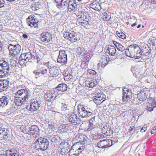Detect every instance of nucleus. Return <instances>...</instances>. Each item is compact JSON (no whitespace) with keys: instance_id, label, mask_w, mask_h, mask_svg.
Wrapping results in <instances>:
<instances>
[{"instance_id":"nucleus-8","label":"nucleus","mask_w":156,"mask_h":156,"mask_svg":"<svg viewBox=\"0 0 156 156\" xmlns=\"http://www.w3.org/2000/svg\"><path fill=\"white\" fill-rule=\"evenodd\" d=\"M35 16L32 15L29 16L27 19V23L28 25L31 27H34L35 28L38 27L37 23L38 20L37 19L35 18Z\"/></svg>"},{"instance_id":"nucleus-3","label":"nucleus","mask_w":156,"mask_h":156,"mask_svg":"<svg viewBox=\"0 0 156 156\" xmlns=\"http://www.w3.org/2000/svg\"><path fill=\"white\" fill-rule=\"evenodd\" d=\"M36 147L38 150L44 151L48 147L49 141L48 140L42 137H40L36 140L35 143Z\"/></svg>"},{"instance_id":"nucleus-43","label":"nucleus","mask_w":156,"mask_h":156,"mask_svg":"<svg viewBox=\"0 0 156 156\" xmlns=\"http://www.w3.org/2000/svg\"><path fill=\"white\" fill-rule=\"evenodd\" d=\"M83 138V141H82L81 142L82 144H84L88 143L90 141V140L88 137H82Z\"/></svg>"},{"instance_id":"nucleus-23","label":"nucleus","mask_w":156,"mask_h":156,"mask_svg":"<svg viewBox=\"0 0 156 156\" xmlns=\"http://www.w3.org/2000/svg\"><path fill=\"white\" fill-rule=\"evenodd\" d=\"M9 103V99L6 97L4 96L0 98V106L4 107L6 106Z\"/></svg>"},{"instance_id":"nucleus-18","label":"nucleus","mask_w":156,"mask_h":156,"mask_svg":"<svg viewBox=\"0 0 156 156\" xmlns=\"http://www.w3.org/2000/svg\"><path fill=\"white\" fill-rule=\"evenodd\" d=\"M68 8L69 12H74L76 10L77 5L74 2L70 1L68 6Z\"/></svg>"},{"instance_id":"nucleus-58","label":"nucleus","mask_w":156,"mask_h":156,"mask_svg":"<svg viewBox=\"0 0 156 156\" xmlns=\"http://www.w3.org/2000/svg\"><path fill=\"white\" fill-rule=\"evenodd\" d=\"M43 64L47 66V67L49 69V68H50V67H51V66L49 65V62H44L43 63Z\"/></svg>"},{"instance_id":"nucleus-21","label":"nucleus","mask_w":156,"mask_h":156,"mask_svg":"<svg viewBox=\"0 0 156 156\" xmlns=\"http://www.w3.org/2000/svg\"><path fill=\"white\" fill-rule=\"evenodd\" d=\"M108 124L106 123V124L103 126L101 131L103 134H105L106 136H110V131L111 129L108 128Z\"/></svg>"},{"instance_id":"nucleus-4","label":"nucleus","mask_w":156,"mask_h":156,"mask_svg":"<svg viewBox=\"0 0 156 156\" xmlns=\"http://www.w3.org/2000/svg\"><path fill=\"white\" fill-rule=\"evenodd\" d=\"M10 70L8 63L6 61L0 60V78L9 75Z\"/></svg>"},{"instance_id":"nucleus-13","label":"nucleus","mask_w":156,"mask_h":156,"mask_svg":"<svg viewBox=\"0 0 156 156\" xmlns=\"http://www.w3.org/2000/svg\"><path fill=\"white\" fill-rule=\"evenodd\" d=\"M41 102L39 101H34L31 103L29 110L31 112L35 111L38 109L40 107Z\"/></svg>"},{"instance_id":"nucleus-24","label":"nucleus","mask_w":156,"mask_h":156,"mask_svg":"<svg viewBox=\"0 0 156 156\" xmlns=\"http://www.w3.org/2000/svg\"><path fill=\"white\" fill-rule=\"evenodd\" d=\"M91 18L89 16H88L86 19L85 18L84 20H83L81 22L79 25L83 26H85L86 25L90 24V23Z\"/></svg>"},{"instance_id":"nucleus-64","label":"nucleus","mask_w":156,"mask_h":156,"mask_svg":"<svg viewBox=\"0 0 156 156\" xmlns=\"http://www.w3.org/2000/svg\"><path fill=\"white\" fill-rule=\"evenodd\" d=\"M73 32H72V33H70V36H69V39H72V37L73 36Z\"/></svg>"},{"instance_id":"nucleus-40","label":"nucleus","mask_w":156,"mask_h":156,"mask_svg":"<svg viewBox=\"0 0 156 156\" xmlns=\"http://www.w3.org/2000/svg\"><path fill=\"white\" fill-rule=\"evenodd\" d=\"M40 69V71L41 72V75H43L44 76H46L47 73V69L44 68H41Z\"/></svg>"},{"instance_id":"nucleus-46","label":"nucleus","mask_w":156,"mask_h":156,"mask_svg":"<svg viewBox=\"0 0 156 156\" xmlns=\"http://www.w3.org/2000/svg\"><path fill=\"white\" fill-rule=\"evenodd\" d=\"M29 54L30 55V56H29V58L31 61H32V59H35V58H36L37 57V56L35 53H34V54H32L31 53H29Z\"/></svg>"},{"instance_id":"nucleus-42","label":"nucleus","mask_w":156,"mask_h":156,"mask_svg":"<svg viewBox=\"0 0 156 156\" xmlns=\"http://www.w3.org/2000/svg\"><path fill=\"white\" fill-rule=\"evenodd\" d=\"M100 97H98V98H94L93 99L94 102L96 104H100L102 103L101 99V96Z\"/></svg>"},{"instance_id":"nucleus-62","label":"nucleus","mask_w":156,"mask_h":156,"mask_svg":"<svg viewBox=\"0 0 156 156\" xmlns=\"http://www.w3.org/2000/svg\"><path fill=\"white\" fill-rule=\"evenodd\" d=\"M66 143H67V142H62L60 143V145L61 146H62V147H64V145H66Z\"/></svg>"},{"instance_id":"nucleus-48","label":"nucleus","mask_w":156,"mask_h":156,"mask_svg":"<svg viewBox=\"0 0 156 156\" xmlns=\"http://www.w3.org/2000/svg\"><path fill=\"white\" fill-rule=\"evenodd\" d=\"M69 36H70V33L68 32H65L63 33V36L65 38L69 39Z\"/></svg>"},{"instance_id":"nucleus-15","label":"nucleus","mask_w":156,"mask_h":156,"mask_svg":"<svg viewBox=\"0 0 156 156\" xmlns=\"http://www.w3.org/2000/svg\"><path fill=\"white\" fill-rule=\"evenodd\" d=\"M108 63V62L106 57L105 56H102L99 60V62L98 64V67L104 68Z\"/></svg>"},{"instance_id":"nucleus-45","label":"nucleus","mask_w":156,"mask_h":156,"mask_svg":"<svg viewBox=\"0 0 156 156\" xmlns=\"http://www.w3.org/2000/svg\"><path fill=\"white\" fill-rule=\"evenodd\" d=\"M73 36L72 37V39H70L69 41L74 42L77 41L78 39L77 38V34L75 32H73Z\"/></svg>"},{"instance_id":"nucleus-6","label":"nucleus","mask_w":156,"mask_h":156,"mask_svg":"<svg viewBox=\"0 0 156 156\" xmlns=\"http://www.w3.org/2000/svg\"><path fill=\"white\" fill-rule=\"evenodd\" d=\"M20 129L22 130L23 133H29L30 136L35 135V134H37L39 133V129L38 126L35 125H32L30 128H29V131H28V132L26 131V127H24V126H21Z\"/></svg>"},{"instance_id":"nucleus-44","label":"nucleus","mask_w":156,"mask_h":156,"mask_svg":"<svg viewBox=\"0 0 156 156\" xmlns=\"http://www.w3.org/2000/svg\"><path fill=\"white\" fill-rule=\"evenodd\" d=\"M60 137H52L51 139V141L54 143H57L61 140Z\"/></svg>"},{"instance_id":"nucleus-63","label":"nucleus","mask_w":156,"mask_h":156,"mask_svg":"<svg viewBox=\"0 0 156 156\" xmlns=\"http://www.w3.org/2000/svg\"><path fill=\"white\" fill-rule=\"evenodd\" d=\"M95 125L94 124H90V126L89 127H90L91 129H94L95 127Z\"/></svg>"},{"instance_id":"nucleus-39","label":"nucleus","mask_w":156,"mask_h":156,"mask_svg":"<svg viewBox=\"0 0 156 156\" xmlns=\"http://www.w3.org/2000/svg\"><path fill=\"white\" fill-rule=\"evenodd\" d=\"M116 33L118 36L120 38L122 39H126V36L125 34L122 32H119L118 31H117L116 32Z\"/></svg>"},{"instance_id":"nucleus-11","label":"nucleus","mask_w":156,"mask_h":156,"mask_svg":"<svg viewBox=\"0 0 156 156\" xmlns=\"http://www.w3.org/2000/svg\"><path fill=\"white\" fill-rule=\"evenodd\" d=\"M9 84V82L7 80H0V92L7 89Z\"/></svg>"},{"instance_id":"nucleus-56","label":"nucleus","mask_w":156,"mask_h":156,"mask_svg":"<svg viewBox=\"0 0 156 156\" xmlns=\"http://www.w3.org/2000/svg\"><path fill=\"white\" fill-rule=\"evenodd\" d=\"M87 84L89 85L88 86L90 87H93L95 86V84L93 82H89V83H87Z\"/></svg>"},{"instance_id":"nucleus-1","label":"nucleus","mask_w":156,"mask_h":156,"mask_svg":"<svg viewBox=\"0 0 156 156\" xmlns=\"http://www.w3.org/2000/svg\"><path fill=\"white\" fill-rule=\"evenodd\" d=\"M28 92L23 89L18 91L15 94L14 101L16 105L21 106L28 100L29 97Z\"/></svg>"},{"instance_id":"nucleus-26","label":"nucleus","mask_w":156,"mask_h":156,"mask_svg":"<svg viewBox=\"0 0 156 156\" xmlns=\"http://www.w3.org/2000/svg\"><path fill=\"white\" fill-rule=\"evenodd\" d=\"M107 51L108 52L109 55L114 56L115 55L116 50L115 48L113 46H109L107 48Z\"/></svg>"},{"instance_id":"nucleus-31","label":"nucleus","mask_w":156,"mask_h":156,"mask_svg":"<svg viewBox=\"0 0 156 156\" xmlns=\"http://www.w3.org/2000/svg\"><path fill=\"white\" fill-rule=\"evenodd\" d=\"M30 56V55L29 53H26L22 54L20 56V57L23 58V59H27L29 62H32V61H31L29 58V56Z\"/></svg>"},{"instance_id":"nucleus-28","label":"nucleus","mask_w":156,"mask_h":156,"mask_svg":"<svg viewBox=\"0 0 156 156\" xmlns=\"http://www.w3.org/2000/svg\"><path fill=\"white\" fill-rule=\"evenodd\" d=\"M113 43L118 50L123 51L125 50V47L122 44H120L118 42L115 41H114Z\"/></svg>"},{"instance_id":"nucleus-61","label":"nucleus","mask_w":156,"mask_h":156,"mask_svg":"<svg viewBox=\"0 0 156 156\" xmlns=\"http://www.w3.org/2000/svg\"><path fill=\"white\" fill-rule=\"evenodd\" d=\"M100 96H101V100H102V102L104 101L105 99V97H104V95L102 94H101V95H100Z\"/></svg>"},{"instance_id":"nucleus-14","label":"nucleus","mask_w":156,"mask_h":156,"mask_svg":"<svg viewBox=\"0 0 156 156\" xmlns=\"http://www.w3.org/2000/svg\"><path fill=\"white\" fill-rule=\"evenodd\" d=\"M53 91H48L44 95L45 99L48 101H50L56 97Z\"/></svg>"},{"instance_id":"nucleus-38","label":"nucleus","mask_w":156,"mask_h":156,"mask_svg":"<svg viewBox=\"0 0 156 156\" xmlns=\"http://www.w3.org/2000/svg\"><path fill=\"white\" fill-rule=\"evenodd\" d=\"M86 13H84L83 15L81 16V17L80 16L79 18H78L77 20V22L79 25L81 23V21L83 20H84L85 18L87 16H86Z\"/></svg>"},{"instance_id":"nucleus-32","label":"nucleus","mask_w":156,"mask_h":156,"mask_svg":"<svg viewBox=\"0 0 156 156\" xmlns=\"http://www.w3.org/2000/svg\"><path fill=\"white\" fill-rule=\"evenodd\" d=\"M102 18L104 21H108L111 18L110 15H108L106 12H104L101 14Z\"/></svg>"},{"instance_id":"nucleus-35","label":"nucleus","mask_w":156,"mask_h":156,"mask_svg":"<svg viewBox=\"0 0 156 156\" xmlns=\"http://www.w3.org/2000/svg\"><path fill=\"white\" fill-rule=\"evenodd\" d=\"M13 51L16 52L17 54L20 53L21 50V47L19 44H15Z\"/></svg>"},{"instance_id":"nucleus-47","label":"nucleus","mask_w":156,"mask_h":156,"mask_svg":"<svg viewBox=\"0 0 156 156\" xmlns=\"http://www.w3.org/2000/svg\"><path fill=\"white\" fill-rule=\"evenodd\" d=\"M62 108L63 110L65 111L68 109L67 105L66 103H62Z\"/></svg>"},{"instance_id":"nucleus-36","label":"nucleus","mask_w":156,"mask_h":156,"mask_svg":"<svg viewBox=\"0 0 156 156\" xmlns=\"http://www.w3.org/2000/svg\"><path fill=\"white\" fill-rule=\"evenodd\" d=\"M136 55H135V58H140L141 56L143 55L142 53L141 49H140V47H139V50H137L136 52Z\"/></svg>"},{"instance_id":"nucleus-59","label":"nucleus","mask_w":156,"mask_h":156,"mask_svg":"<svg viewBox=\"0 0 156 156\" xmlns=\"http://www.w3.org/2000/svg\"><path fill=\"white\" fill-rule=\"evenodd\" d=\"M77 49L79 51V52L80 53V54H81L83 50V47H79Z\"/></svg>"},{"instance_id":"nucleus-34","label":"nucleus","mask_w":156,"mask_h":156,"mask_svg":"<svg viewBox=\"0 0 156 156\" xmlns=\"http://www.w3.org/2000/svg\"><path fill=\"white\" fill-rule=\"evenodd\" d=\"M40 70V69H37L36 70H34L33 72V73L34 74L36 78H37L41 76V72Z\"/></svg>"},{"instance_id":"nucleus-50","label":"nucleus","mask_w":156,"mask_h":156,"mask_svg":"<svg viewBox=\"0 0 156 156\" xmlns=\"http://www.w3.org/2000/svg\"><path fill=\"white\" fill-rule=\"evenodd\" d=\"M5 3V0H0V9L4 7Z\"/></svg>"},{"instance_id":"nucleus-37","label":"nucleus","mask_w":156,"mask_h":156,"mask_svg":"<svg viewBox=\"0 0 156 156\" xmlns=\"http://www.w3.org/2000/svg\"><path fill=\"white\" fill-rule=\"evenodd\" d=\"M27 62H29L27 60V59H24L23 58L19 57V64L22 66H26V63H27Z\"/></svg>"},{"instance_id":"nucleus-54","label":"nucleus","mask_w":156,"mask_h":156,"mask_svg":"<svg viewBox=\"0 0 156 156\" xmlns=\"http://www.w3.org/2000/svg\"><path fill=\"white\" fill-rule=\"evenodd\" d=\"M154 108H153L152 106L150 105L149 104L148 105L147 108V109L148 111L151 112L153 110Z\"/></svg>"},{"instance_id":"nucleus-51","label":"nucleus","mask_w":156,"mask_h":156,"mask_svg":"<svg viewBox=\"0 0 156 156\" xmlns=\"http://www.w3.org/2000/svg\"><path fill=\"white\" fill-rule=\"evenodd\" d=\"M55 126V124L54 123H51V124H49L48 126V128L49 129H54Z\"/></svg>"},{"instance_id":"nucleus-33","label":"nucleus","mask_w":156,"mask_h":156,"mask_svg":"<svg viewBox=\"0 0 156 156\" xmlns=\"http://www.w3.org/2000/svg\"><path fill=\"white\" fill-rule=\"evenodd\" d=\"M58 129V132L60 133L66 132L67 130L65 124L61 125Z\"/></svg>"},{"instance_id":"nucleus-41","label":"nucleus","mask_w":156,"mask_h":156,"mask_svg":"<svg viewBox=\"0 0 156 156\" xmlns=\"http://www.w3.org/2000/svg\"><path fill=\"white\" fill-rule=\"evenodd\" d=\"M58 56L67 57V54L64 50H61L59 51Z\"/></svg>"},{"instance_id":"nucleus-60","label":"nucleus","mask_w":156,"mask_h":156,"mask_svg":"<svg viewBox=\"0 0 156 156\" xmlns=\"http://www.w3.org/2000/svg\"><path fill=\"white\" fill-rule=\"evenodd\" d=\"M83 14L84 13H83L82 12H79L76 14V16L78 18H79L80 16L81 17V16L83 15Z\"/></svg>"},{"instance_id":"nucleus-9","label":"nucleus","mask_w":156,"mask_h":156,"mask_svg":"<svg viewBox=\"0 0 156 156\" xmlns=\"http://www.w3.org/2000/svg\"><path fill=\"white\" fill-rule=\"evenodd\" d=\"M54 1L57 3V7L62 10L68 6L70 0H54Z\"/></svg>"},{"instance_id":"nucleus-10","label":"nucleus","mask_w":156,"mask_h":156,"mask_svg":"<svg viewBox=\"0 0 156 156\" xmlns=\"http://www.w3.org/2000/svg\"><path fill=\"white\" fill-rule=\"evenodd\" d=\"M68 119L73 125H76L80 123V120L76 114H73L71 115L68 117Z\"/></svg>"},{"instance_id":"nucleus-52","label":"nucleus","mask_w":156,"mask_h":156,"mask_svg":"<svg viewBox=\"0 0 156 156\" xmlns=\"http://www.w3.org/2000/svg\"><path fill=\"white\" fill-rule=\"evenodd\" d=\"M23 141L24 143L28 144L31 141V140L29 139L28 137H24Z\"/></svg>"},{"instance_id":"nucleus-49","label":"nucleus","mask_w":156,"mask_h":156,"mask_svg":"<svg viewBox=\"0 0 156 156\" xmlns=\"http://www.w3.org/2000/svg\"><path fill=\"white\" fill-rule=\"evenodd\" d=\"M87 73L89 74L94 75L96 74V72L94 70L91 69L88 70Z\"/></svg>"},{"instance_id":"nucleus-30","label":"nucleus","mask_w":156,"mask_h":156,"mask_svg":"<svg viewBox=\"0 0 156 156\" xmlns=\"http://www.w3.org/2000/svg\"><path fill=\"white\" fill-rule=\"evenodd\" d=\"M85 146L84 145L80 147L77 149L75 151V153L74 154L76 155L77 156L79 155L80 153H82L83 152V154H84V152L83 151L84 150Z\"/></svg>"},{"instance_id":"nucleus-53","label":"nucleus","mask_w":156,"mask_h":156,"mask_svg":"<svg viewBox=\"0 0 156 156\" xmlns=\"http://www.w3.org/2000/svg\"><path fill=\"white\" fill-rule=\"evenodd\" d=\"M15 45L12 44H9L8 46V49L10 51H13V50L14 48V47H15Z\"/></svg>"},{"instance_id":"nucleus-29","label":"nucleus","mask_w":156,"mask_h":156,"mask_svg":"<svg viewBox=\"0 0 156 156\" xmlns=\"http://www.w3.org/2000/svg\"><path fill=\"white\" fill-rule=\"evenodd\" d=\"M6 156H18L17 151L14 150H8Z\"/></svg>"},{"instance_id":"nucleus-5","label":"nucleus","mask_w":156,"mask_h":156,"mask_svg":"<svg viewBox=\"0 0 156 156\" xmlns=\"http://www.w3.org/2000/svg\"><path fill=\"white\" fill-rule=\"evenodd\" d=\"M139 50V46L136 44L132 45L126 49L125 51L126 55L132 58H135L136 52Z\"/></svg>"},{"instance_id":"nucleus-22","label":"nucleus","mask_w":156,"mask_h":156,"mask_svg":"<svg viewBox=\"0 0 156 156\" xmlns=\"http://www.w3.org/2000/svg\"><path fill=\"white\" fill-rule=\"evenodd\" d=\"M68 86L65 83H61L59 84L56 87L55 89L58 91L64 92L67 90Z\"/></svg>"},{"instance_id":"nucleus-2","label":"nucleus","mask_w":156,"mask_h":156,"mask_svg":"<svg viewBox=\"0 0 156 156\" xmlns=\"http://www.w3.org/2000/svg\"><path fill=\"white\" fill-rule=\"evenodd\" d=\"M77 110L80 116L83 118L89 117L91 115L93 112L91 108L87 106H84L80 104L78 105Z\"/></svg>"},{"instance_id":"nucleus-57","label":"nucleus","mask_w":156,"mask_h":156,"mask_svg":"<svg viewBox=\"0 0 156 156\" xmlns=\"http://www.w3.org/2000/svg\"><path fill=\"white\" fill-rule=\"evenodd\" d=\"M89 124H94L95 123L94 118H92L89 120Z\"/></svg>"},{"instance_id":"nucleus-20","label":"nucleus","mask_w":156,"mask_h":156,"mask_svg":"<svg viewBox=\"0 0 156 156\" xmlns=\"http://www.w3.org/2000/svg\"><path fill=\"white\" fill-rule=\"evenodd\" d=\"M109 142V140L108 139H107V140L105 139L102 140H100L98 143H97V146L99 148H105L112 145V144L111 145H109V146H108L107 144L104 145L105 144V142L107 143L108 142Z\"/></svg>"},{"instance_id":"nucleus-55","label":"nucleus","mask_w":156,"mask_h":156,"mask_svg":"<svg viewBox=\"0 0 156 156\" xmlns=\"http://www.w3.org/2000/svg\"><path fill=\"white\" fill-rule=\"evenodd\" d=\"M150 105L152 106L153 108L156 107V102L155 100L153 99L152 102L149 104Z\"/></svg>"},{"instance_id":"nucleus-12","label":"nucleus","mask_w":156,"mask_h":156,"mask_svg":"<svg viewBox=\"0 0 156 156\" xmlns=\"http://www.w3.org/2000/svg\"><path fill=\"white\" fill-rule=\"evenodd\" d=\"M99 0L94 1L90 5V8L96 11H100L101 9V4L99 3Z\"/></svg>"},{"instance_id":"nucleus-25","label":"nucleus","mask_w":156,"mask_h":156,"mask_svg":"<svg viewBox=\"0 0 156 156\" xmlns=\"http://www.w3.org/2000/svg\"><path fill=\"white\" fill-rule=\"evenodd\" d=\"M137 95L138 98L140 101H144L147 98V95L146 93L143 91H141Z\"/></svg>"},{"instance_id":"nucleus-16","label":"nucleus","mask_w":156,"mask_h":156,"mask_svg":"<svg viewBox=\"0 0 156 156\" xmlns=\"http://www.w3.org/2000/svg\"><path fill=\"white\" fill-rule=\"evenodd\" d=\"M50 76L52 77L56 76L59 74V71L55 66H51L49 69Z\"/></svg>"},{"instance_id":"nucleus-7","label":"nucleus","mask_w":156,"mask_h":156,"mask_svg":"<svg viewBox=\"0 0 156 156\" xmlns=\"http://www.w3.org/2000/svg\"><path fill=\"white\" fill-rule=\"evenodd\" d=\"M52 38V34L48 32H43L40 34L41 41L44 43H49Z\"/></svg>"},{"instance_id":"nucleus-27","label":"nucleus","mask_w":156,"mask_h":156,"mask_svg":"<svg viewBox=\"0 0 156 156\" xmlns=\"http://www.w3.org/2000/svg\"><path fill=\"white\" fill-rule=\"evenodd\" d=\"M57 61L58 62L61 63L62 65H65L67 63V57L58 56Z\"/></svg>"},{"instance_id":"nucleus-19","label":"nucleus","mask_w":156,"mask_h":156,"mask_svg":"<svg viewBox=\"0 0 156 156\" xmlns=\"http://www.w3.org/2000/svg\"><path fill=\"white\" fill-rule=\"evenodd\" d=\"M142 53L143 55L145 56H148L150 53L149 47L146 44H144L143 46L141 47Z\"/></svg>"},{"instance_id":"nucleus-17","label":"nucleus","mask_w":156,"mask_h":156,"mask_svg":"<svg viewBox=\"0 0 156 156\" xmlns=\"http://www.w3.org/2000/svg\"><path fill=\"white\" fill-rule=\"evenodd\" d=\"M129 90H127L126 92H125L124 90H123L122 91L123 93L122 96V100L125 103L129 100L131 97V94L130 92H129Z\"/></svg>"}]
</instances>
